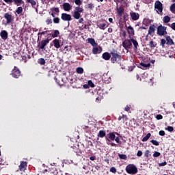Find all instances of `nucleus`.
<instances>
[{"instance_id": "f257e3e1", "label": "nucleus", "mask_w": 175, "mask_h": 175, "mask_svg": "<svg viewBox=\"0 0 175 175\" xmlns=\"http://www.w3.org/2000/svg\"><path fill=\"white\" fill-rule=\"evenodd\" d=\"M116 135H118L120 134L117 132H111L107 134V136H105V140L108 146H111V147H114L117 146V144L111 142H114V139H116Z\"/></svg>"}, {"instance_id": "f03ea898", "label": "nucleus", "mask_w": 175, "mask_h": 175, "mask_svg": "<svg viewBox=\"0 0 175 175\" xmlns=\"http://www.w3.org/2000/svg\"><path fill=\"white\" fill-rule=\"evenodd\" d=\"M111 54V62L112 64H116V62H118L121 59V55H120V53L116 50H113L110 53Z\"/></svg>"}, {"instance_id": "7ed1b4c3", "label": "nucleus", "mask_w": 175, "mask_h": 175, "mask_svg": "<svg viewBox=\"0 0 175 175\" xmlns=\"http://www.w3.org/2000/svg\"><path fill=\"white\" fill-rule=\"evenodd\" d=\"M126 172L128 174H136L138 172L137 167L134 164H129L126 167Z\"/></svg>"}, {"instance_id": "20e7f679", "label": "nucleus", "mask_w": 175, "mask_h": 175, "mask_svg": "<svg viewBox=\"0 0 175 175\" xmlns=\"http://www.w3.org/2000/svg\"><path fill=\"white\" fill-rule=\"evenodd\" d=\"M49 43H50V39H49V38L45 40H42L38 44V47L39 50H42V51H44V50H46V46H47Z\"/></svg>"}, {"instance_id": "39448f33", "label": "nucleus", "mask_w": 175, "mask_h": 175, "mask_svg": "<svg viewBox=\"0 0 175 175\" xmlns=\"http://www.w3.org/2000/svg\"><path fill=\"white\" fill-rule=\"evenodd\" d=\"M154 9L158 14H161L163 12V4L159 0L156 1L154 3Z\"/></svg>"}, {"instance_id": "423d86ee", "label": "nucleus", "mask_w": 175, "mask_h": 175, "mask_svg": "<svg viewBox=\"0 0 175 175\" xmlns=\"http://www.w3.org/2000/svg\"><path fill=\"white\" fill-rule=\"evenodd\" d=\"M83 10H84L83 9V8H81L79 6L76 7L72 15L74 18H75V20H79L80 17H81V14L80 13H83Z\"/></svg>"}, {"instance_id": "0eeeda50", "label": "nucleus", "mask_w": 175, "mask_h": 175, "mask_svg": "<svg viewBox=\"0 0 175 175\" xmlns=\"http://www.w3.org/2000/svg\"><path fill=\"white\" fill-rule=\"evenodd\" d=\"M167 29V27L160 25L157 27V35H159V36H165V35H167V31H166Z\"/></svg>"}, {"instance_id": "6e6552de", "label": "nucleus", "mask_w": 175, "mask_h": 175, "mask_svg": "<svg viewBox=\"0 0 175 175\" xmlns=\"http://www.w3.org/2000/svg\"><path fill=\"white\" fill-rule=\"evenodd\" d=\"M122 46L125 50H131L133 47L131 38H130V39H125L122 42Z\"/></svg>"}, {"instance_id": "1a4fd4ad", "label": "nucleus", "mask_w": 175, "mask_h": 175, "mask_svg": "<svg viewBox=\"0 0 175 175\" xmlns=\"http://www.w3.org/2000/svg\"><path fill=\"white\" fill-rule=\"evenodd\" d=\"M11 76L14 77V79H18L21 76V71L20 69L17 68V66H14L11 72Z\"/></svg>"}, {"instance_id": "9d476101", "label": "nucleus", "mask_w": 175, "mask_h": 175, "mask_svg": "<svg viewBox=\"0 0 175 175\" xmlns=\"http://www.w3.org/2000/svg\"><path fill=\"white\" fill-rule=\"evenodd\" d=\"M4 18L6 20V24H11V23H13V21L14 20L13 16H12L9 12L4 14Z\"/></svg>"}, {"instance_id": "9b49d317", "label": "nucleus", "mask_w": 175, "mask_h": 175, "mask_svg": "<svg viewBox=\"0 0 175 175\" xmlns=\"http://www.w3.org/2000/svg\"><path fill=\"white\" fill-rule=\"evenodd\" d=\"M61 18L63 21H72V15L66 13H62Z\"/></svg>"}, {"instance_id": "f8f14e48", "label": "nucleus", "mask_w": 175, "mask_h": 175, "mask_svg": "<svg viewBox=\"0 0 175 175\" xmlns=\"http://www.w3.org/2000/svg\"><path fill=\"white\" fill-rule=\"evenodd\" d=\"M28 166V163L27 161H21V164L18 166V170L21 172H25V168Z\"/></svg>"}, {"instance_id": "ddd939ff", "label": "nucleus", "mask_w": 175, "mask_h": 175, "mask_svg": "<svg viewBox=\"0 0 175 175\" xmlns=\"http://www.w3.org/2000/svg\"><path fill=\"white\" fill-rule=\"evenodd\" d=\"M130 16L132 20H133V21H137V20H139L140 17V15L139 14V13L133 12H130Z\"/></svg>"}, {"instance_id": "4468645a", "label": "nucleus", "mask_w": 175, "mask_h": 175, "mask_svg": "<svg viewBox=\"0 0 175 175\" xmlns=\"http://www.w3.org/2000/svg\"><path fill=\"white\" fill-rule=\"evenodd\" d=\"M53 44L55 49H61V47H62V45H61V42H59V40L57 38L53 40Z\"/></svg>"}, {"instance_id": "2eb2a0df", "label": "nucleus", "mask_w": 175, "mask_h": 175, "mask_svg": "<svg viewBox=\"0 0 175 175\" xmlns=\"http://www.w3.org/2000/svg\"><path fill=\"white\" fill-rule=\"evenodd\" d=\"M127 32L129 35V38H132V36H135V29L132 27V26H129L127 27Z\"/></svg>"}, {"instance_id": "dca6fc26", "label": "nucleus", "mask_w": 175, "mask_h": 175, "mask_svg": "<svg viewBox=\"0 0 175 175\" xmlns=\"http://www.w3.org/2000/svg\"><path fill=\"white\" fill-rule=\"evenodd\" d=\"M8 31L6 30H2L0 32V36L1 38V39H3V40H6V39H8Z\"/></svg>"}, {"instance_id": "f3484780", "label": "nucleus", "mask_w": 175, "mask_h": 175, "mask_svg": "<svg viewBox=\"0 0 175 175\" xmlns=\"http://www.w3.org/2000/svg\"><path fill=\"white\" fill-rule=\"evenodd\" d=\"M92 53L94 55L100 54V53H102V48L100 46L94 47L92 49Z\"/></svg>"}, {"instance_id": "a211bd4d", "label": "nucleus", "mask_w": 175, "mask_h": 175, "mask_svg": "<svg viewBox=\"0 0 175 175\" xmlns=\"http://www.w3.org/2000/svg\"><path fill=\"white\" fill-rule=\"evenodd\" d=\"M155 25H152L149 27L148 35H154L155 33Z\"/></svg>"}, {"instance_id": "6ab92c4d", "label": "nucleus", "mask_w": 175, "mask_h": 175, "mask_svg": "<svg viewBox=\"0 0 175 175\" xmlns=\"http://www.w3.org/2000/svg\"><path fill=\"white\" fill-rule=\"evenodd\" d=\"M63 8L65 12H69L72 9V5L69 3H63Z\"/></svg>"}, {"instance_id": "aec40b11", "label": "nucleus", "mask_w": 175, "mask_h": 175, "mask_svg": "<svg viewBox=\"0 0 175 175\" xmlns=\"http://www.w3.org/2000/svg\"><path fill=\"white\" fill-rule=\"evenodd\" d=\"M102 57H103V59H105V61H109V59L111 58V55L108 52H105L103 54Z\"/></svg>"}, {"instance_id": "412c9836", "label": "nucleus", "mask_w": 175, "mask_h": 175, "mask_svg": "<svg viewBox=\"0 0 175 175\" xmlns=\"http://www.w3.org/2000/svg\"><path fill=\"white\" fill-rule=\"evenodd\" d=\"M132 43L134 46V50H137V49H139V42H137V40L131 38V44Z\"/></svg>"}, {"instance_id": "4be33fe9", "label": "nucleus", "mask_w": 175, "mask_h": 175, "mask_svg": "<svg viewBox=\"0 0 175 175\" xmlns=\"http://www.w3.org/2000/svg\"><path fill=\"white\" fill-rule=\"evenodd\" d=\"M107 135H106V131H104V130H100L99 132H98V137H100L101 139H103V137H106Z\"/></svg>"}, {"instance_id": "5701e85b", "label": "nucleus", "mask_w": 175, "mask_h": 175, "mask_svg": "<svg viewBox=\"0 0 175 175\" xmlns=\"http://www.w3.org/2000/svg\"><path fill=\"white\" fill-rule=\"evenodd\" d=\"M88 42H89L92 46H93V47L98 46V43L95 42V39L94 38H88Z\"/></svg>"}, {"instance_id": "b1692460", "label": "nucleus", "mask_w": 175, "mask_h": 175, "mask_svg": "<svg viewBox=\"0 0 175 175\" xmlns=\"http://www.w3.org/2000/svg\"><path fill=\"white\" fill-rule=\"evenodd\" d=\"M140 66H142V69H147V68H150L151 64L150 63H146L144 62L140 63Z\"/></svg>"}, {"instance_id": "393cba45", "label": "nucleus", "mask_w": 175, "mask_h": 175, "mask_svg": "<svg viewBox=\"0 0 175 175\" xmlns=\"http://www.w3.org/2000/svg\"><path fill=\"white\" fill-rule=\"evenodd\" d=\"M165 38L167 40V44H169L170 46L174 44V42H173V40L170 36H167Z\"/></svg>"}, {"instance_id": "a878e982", "label": "nucleus", "mask_w": 175, "mask_h": 175, "mask_svg": "<svg viewBox=\"0 0 175 175\" xmlns=\"http://www.w3.org/2000/svg\"><path fill=\"white\" fill-rule=\"evenodd\" d=\"M12 3H14L16 6H21L23 3H24V1L23 0H12Z\"/></svg>"}, {"instance_id": "bb28decb", "label": "nucleus", "mask_w": 175, "mask_h": 175, "mask_svg": "<svg viewBox=\"0 0 175 175\" xmlns=\"http://www.w3.org/2000/svg\"><path fill=\"white\" fill-rule=\"evenodd\" d=\"M170 20H172L170 16L167 15L163 17V22L164 23V24H167V23H170Z\"/></svg>"}, {"instance_id": "cd10ccee", "label": "nucleus", "mask_w": 175, "mask_h": 175, "mask_svg": "<svg viewBox=\"0 0 175 175\" xmlns=\"http://www.w3.org/2000/svg\"><path fill=\"white\" fill-rule=\"evenodd\" d=\"M27 3H30L32 6V8H34V9H36L35 6H36V1L35 0H27Z\"/></svg>"}, {"instance_id": "c85d7f7f", "label": "nucleus", "mask_w": 175, "mask_h": 175, "mask_svg": "<svg viewBox=\"0 0 175 175\" xmlns=\"http://www.w3.org/2000/svg\"><path fill=\"white\" fill-rule=\"evenodd\" d=\"M117 12L118 16L121 17L122 14H124V8H122V7H120L119 8L117 9Z\"/></svg>"}, {"instance_id": "c756f323", "label": "nucleus", "mask_w": 175, "mask_h": 175, "mask_svg": "<svg viewBox=\"0 0 175 175\" xmlns=\"http://www.w3.org/2000/svg\"><path fill=\"white\" fill-rule=\"evenodd\" d=\"M49 35H51L52 38H58V36H59V31L55 30L53 31V33Z\"/></svg>"}, {"instance_id": "7c9ffc66", "label": "nucleus", "mask_w": 175, "mask_h": 175, "mask_svg": "<svg viewBox=\"0 0 175 175\" xmlns=\"http://www.w3.org/2000/svg\"><path fill=\"white\" fill-rule=\"evenodd\" d=\"M76 72L78 73V75H83L84 73V69H83L81 67H78L76 69Z\"/></svg>"}, {"instance_id": "2f4dec72", "label": "nucleus", "mask_w": 175, "mask_h": 175, "mask_svg": "<svg viewBox=\"0 0 175 175\" xmlns=\"http://www.w3.org/2000/svg\"><path fill=\"white\" fill-rule=\"evenodd\" d=\"M170 10L171 13H173V14H175V3H172L170 6Z\"/></svg>"}, {"instance_id": "473e14b6", "label": "nucleus", "mask_w": 175, "mask_h": 175, "mask_svg": "<svg viewBox=\"0 0 175 175\" xmlns=\"http://www.w3.org/2000/svg\"><path fill=\"white\" fill-rule=\"evenodd\" d=\"M98 27L100 29L105 30L106 29V23H98Z\"/></svg>"}, {"instance_id": "72a5a7b5", "label": "nucleus", "mask_w": 175, "mask_h": 175, "mask_svg": "<svg viewBox=\"0 0 175 175\" xmlns=\"http://www.w3.org/2000/svg\"><path fill=\"white\" fill-rule=\"evenodd\" d=\"M151 137V133H148L143 139L142 142H147Z\"/></svg>"}, {"instance_id": "f704fd0d", "label": "nucleus", "mask_w": 175, "mask_h": 175, "mask_svg": "<svg viewBox=\"0 0 175 175\" xmlns=\"http://www.w3.org/2000/svg\"><path fill=\"white\" fill-rule=\"evenodd\" d=\"M16 13H17V14H21V13H23V7H18L16 8Z\"/></svg>"}, {"instance_id": "c9c22d12", "label": "nucleus", "mask_w": 175, "mask_h": 175, "mask_svg": "<svg viewBox=\"0 0 175 175\" xmlns=\"http://www.w3.org/2000/svg\"><path fill=\"white\" fill-rule=\"evenodd\" d=\"M38 64H40V65H44V64H46V60H44V58H40L38 59Z\"/></svg>"}, {"instance_id": "e433bc0d", "label": "nucleus", "mask_w": 175, "mask_h": 175, "mask_svg": "<svg viewBox=\"0 0 175 175\" xmlns=\"http://www.w3.org/2000/svg\"><path fill=\"white\" fill-rule=\"evenodd\" d=\"M149 46L151 49H154V47H157V43L154 42V41H150Z\"/></svg>"}, {"instance_id": "4c0bfd02", "label": "nucleus", "mask_w": 175, "mask_h": 175, "mask_svg": "<svg viewBox=\"0 0 175 175\" xmlns=\"http://www.w3.org/2000/svg\"><path fill=\"white\" fill-rule=\"evenodd\" d=\"M88 85H89V88L91 87V88H94V87H95V84H94V82L91 80L88 81Z\"/></svg>"}, {"instance_id": "58836bf2", "label": "nucleus", "mask_w": 175, "mask_h": 175, "mask_svg": "<svg viewBox=\"0 0 175 175\" xmlns=\"http://www.w3.org/2000/svg\"><path fill=\"white\" fill-rule=\"evenodd\" d=\"M118 157L120 158V159H124V160H126L128 157H126V154H118Z\"/></svg>"}, {"instance_id": "ea45409f", "label": "nucleus", "mask_w": 175, "mask_h": 175, "mask_svg": "<svg viewBox=\"0 0 175 175\" xmlns=\"http://www.w3.org/2000/svg\"><path fill=\"white\" fill-rule=\"evenodd\" d=\"M165 131H168V132H173L174 131V128L172 126H168L167 128H165Z\"/></svg>"}, {"instance_id": "a19ab883", "label": "nucleus", "mask_w": 175, "mask_h": 175, "mask_svg": "<svg viewBox=\"0 0 175 175\" xmlns=\"http://www.w3.org/2000/svg\"><path fill=\"white\" fill-rule=\"evenodd\" d=\"M150 143H152L154 146H159V142L155 139H152Z\"/></svg>"}, {"instance_id": "79ce46f5", "label": "nucleus", "mask_w": 175, "mask_h": 175, "mask_svg": "<svg viewBox=\"0 0 175 175\" xmlns=\"http://www.w3.org/2000/svg\"><path fill=\"white\" fill-rule=\"evenodd\" d=\"M154 158H158V157H161V153L159 152L155 151L153 154Z\"/></svg>"}, {"instance_id": "37998d69", "label": "nucleus", "mask_w": 175, "mask_h": 175, "mask_svg": "<svg viewBox=\"0 0 175 175\" xmlns=\"http://www.w3.org/2000/svg\"><path fill=\"white\" fill-rule=\"evenodd\" d=\"M42 30H39V33H38V36H39V35H46V33H47V32H50V31H42L40 32Z\"/></svg>"}, {"instance_id": "c03bdc74", "label": "nucleus", "mask_w": 175, "mask_h": 175, "mask_svg": "<svg viewBox=\"0 0 175 175\" xmlns=\"http://www.w3.org/2000/svg\"><path fill=\"white\" fill-rule=\"evenodd\" d=\"M51 12H55V13H59V8H53L51 9Z\"/></svg>"}, {"instance_id": "a18cd8bd", "label": "nucleus", "mask_w": 175, "mask_h": 175, "mask_svg": "<svg viewBox=\"0 0 175 175\" xmlns=\"http://www.w3.org/2000/svg\"><path fill=\"white\" fill-rule=\"evenodd\" d=\"M144 155L146 158H150V156L151 155L150 150H146Z\"/></svg>"}, {"instance_id": "49530a36", "label": "nucleus", "mask_w": 175, "mask_h": 175, "mask_svg": "<svg viewBox=\"0 0 175 175\" xmlns=\"http://www.w3.org/2000/svg\"><path fill=\"white\" fill-rule=\"evenodd\" d=\"M54 24H59V18L55 17L53 18Z\"/></svg>"}, {"instance_id": "de8ad7c7", "label": "nucleus", "mask_w": 175, "mask_h": 175, "mask_svg": "<svg viewBox=\"0 0 175 175\" xmlns=\"http://www.w3.org/2000/svg\"><path fill=\"white\" fill-rule=\"evenodd\" d=\"M165 44H166V40L165 39H161V45L162 46V47H165Z\"/></svg>"}, {"instance_id": "09e8293b", "label": "nucleus", "mask_w": 175, "mask_h": 175, "mask_svg": "<svg viewBox=\"0 0 175 175\" xmlns=\"http://www.w3.org/2000/svg\"><path fill=\"white\" fill-rule=\"evenodd\" d=\"M123 18L124 20V21H128L129 18V15H128V14L125 13Z\"/></svg>"}, {"instance_id": "8fccbe9b", "label": "nucleus", "mask_w": 175, "mask_h": 175, "mask_svg": "<svg viewBox=\"0 0 175 175\" xmlns=\"http://www.w3.org/2000/svg\"><path fill=\"white\" fill-rule=\"evenodd\" d=\"M109 172L111 173H117V169H116L114 167H112L110 168Z\"/></svg>"}, {"instance_id": "3c124183", "label": "nucleus", "mask_w": 175, "mask_h": 175, "mask_svg": "<svg viewBox=\"0 0 175 175\" xmlns=\"http://www.w3.org/2000/svg\"><path fill=\"white\" fill-rule=\"evenodd\" d=\"M76 154H77V155H78V157H81V154H83V152H81V150L78 149L76 151Z\"/></svg>"}, {"instance_id": "603ef678", "label": "nucleus", "mask_w": 175, "mask_h": 175, "mask_svg": "<svg viewBox=\"0 0 175 175\" xmlns=\"http://www.w3.org/2000/svg\"><path fill=\"white\" fill-rule=\"evenodd\" d=\"M46 23L47 25H49L50 24H53V21L51 20V18H48V19H46Z\"/></svg>"}, {"instance_id": "864d4df0", "label": "nucleus", "mask_w": 175, "mask_h": 175, "mask_svg": "<svg viewBox=\"0 0 175 175\" xmlns=\"http://www.w3.org/2000/svg\"><path fill=\"white\" fill-rule=\"evenodd\" d=\"M166 165H167V162H166V161H164V162H163V163H159V167L166 166Z\"/></svg>"}, {"instance_id": "5fc2aeb1", "label": "nucleus", "mask_w": 175, "mask_h": 175, "mask_svg": "<svg viewBox=\"0 0 175 175\" xmlns=\"http://www.w3.org/2000/svg\"><path fill=\"white\" fill-rule=\"evenodd\" d=\"M157 120H162L163 118V116L161 114H158L156 116Z\"/></svg>"}, {"instance_id": "6e6d98bb", "label": "nucleus", "mask_w": 175, "mask_h": 175, "mask_svg": "<svg viewBox=\"0 0 175 175\" xmlns=\"http://www.w3.org/2000/svg\"><path fill=\"white\" fill-rule=\"evenodd\" d=\"M159 135L160 136H165V131H163V130L160 131L159 132Z\"/></svg>"}, {"instance_id": "4d7b16f0", "label": "nucleus", "mask_w": 175, "mask_h": 175, "mask_svg": "<svg viewBox=\"0 0 175 175\" xmlns=\"http://www.w3.org/2000/svg\"><path fill=\"white\" fill-rule=\"evenodd\" d=\"M75 2L77 5H78V6H80V5L82 3L81 0H75Z\"/></svg>"}, {"instance_id": "13d9d810", "label": "nucleus", "mask_w": 175, "mask_h": 175, "mask_svg": "<svg viewBox=\"0 0 175 175\" xmlns=\"http://www.w3.org/2000/svg\"><path fill=\"white\" fill-rule=\"evenodd\" d=\"M142 155H143V152H142V150H138L137 157H142Z\"/></svg>"}, {"instance_id": "bf43d9fd", "label": "nucleus", "mask_w": 175, "mask_h": 175, "mask_svg": "<svg viewBox=\"0 0 175 175\" xmlns=\"http://www.w3.org/2000/svg\"><path fill=\"white\" fill-rule=\"evenodd\" d=\"M5 3H13V0H3Z\"/></svg>"}, {"instance_id": "052dcab7", "label": "nucleus", "mask_w": 175, "mask_h": 175, "mask_svg": "<svg viewBox=\"0 0 175 175\" xmlns=\"http://www.w3.org/2000/svg\"><path fill=\"white\" fill-rule=\"evenodd\" d=\"M170 27L175 31V23H172Z\"/></svg>"}, {"instance_id": "680f3d73", "label": "nucleus", "mask_w": 175, "mask_h": 175, "mask_svg": "<svg viewBox=\"0 0 175 175\" xmlns=\"http://www.w3.org/2000/svg\"><path fill=\"white\" fill-rule=\"evenodd\" d=\"M88 8L89 9H92V8H94V5H93L92 3H89V4L88 5Z\"/></svg>"}, {"instance_id": "e2e57ef3", "label": "nucleus", "mask_w": 175, "mask_h": 175, "mask_svg": "<svg viewBox=\"0 0 175 175\" xmlns=\"http://www.w3.org/2000/svg\"><path fill=\"white\" fill-rule=\"evenodd\" d=\"M125 117H126V115H122V116H120L118 118V121H121V120H122V118H125Z\"/></svg>"}, {"instance_id": "0e129e2a", "label": "nucleus", "mask_w": 175, "mask_h": 175, "mask_svg": "<svg viewBox=\"0 0 175 175\" xmlns=\"http://www.w3.org/2000/svg\"><path fill=\"white\" fill-rule=\"evenodd\" d=\"M83 88H85V90H87L88 88H90V86H89V85H88V84L83 85Z\"/></svg>"}, {"instance_id": "69168bd1", "label": "nucleus", "mask_w": 175, "mask_h": 175, "mask_svg": "<svg viewBox=\"0 0 175 175\" xmlns=\"http://www.w3.org/2000/svg\"><path fill=\"white\" fill-rule=\"evenodd\" d=\"M115 142H116V143H120V137H115Z\"/></svg>"}, {"instance_id": "338daca9", "label": "nucleus", "mask_w": 175, "mask_h": 175, "mask_svg": "<svg viewBox=\"0 0 175 175\" xmlns=\"http://www.w3.org/2000/svg\"><path fill=\"white\" fill-rule=\"evenodd\" d=\"M90 161H95L96 159V157L95 156H92L90 157Z\"/></svg>"}, {"instance_id": "774afa93", "label": "nucleus", "mask_w": 175, "mask_h": 175, "mask_svg": "<svg viewBox=\"0 0 175 175\" xmlns=\"http://www.w3.org/2000/svg\"><path fill=\"white\" fill-rule=\"evenodd\" d=\"M95 169L96 170H100V165H96Z\"/></svg>"}]
</instances>
